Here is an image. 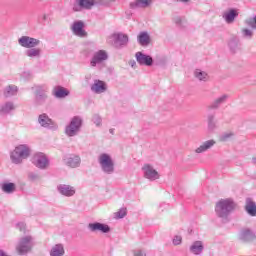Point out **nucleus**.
<instances>
[{
    "instance_id": "obj_1",
    "label": "nucleus",
    "mask_w": 256,
    "mask_h": 256,
    "mask_svg": "<svg viewBox=\"0 0 256 256\" xmlns=\"http://www.w3.org/2000/svg\"><path fill=\"white\" fill-rule=\"evenodd\" d=\"M235 207H237V205L235 204V201H233V199H220L215 205L216 216L219 219H222V221H227L231 213L235 211Z\"/></svg>"
},
{
    "instance_id": "obj_2",
    "label": "nucleus",
    "mask_w": 256,
    "mask_h": 256,
    "mask_svg": "<svg viewBox=\"0 0 256 256\" xmlns=\"http://www.w3.org/2000/svg\"><path fill=\"white\" fill-rule=\"evenodd\" d=\"M98 164L104 175H113L115 173V161L111 157V154L101 153L98 156Z\"/></svg>"
},
{
    "instance_id": "obj_3",
    "label": "nucleus",
    "mask_w": 256,
    "mask_h": 256,
    "mask_svg": "<svg viewBox=\"0 0 256 256\" xmlns=\"http://www.w3.org/2000/svg\"><path fill=\"white\" fill-rule=\"evenodd\" d=\"M31 155V148L27 145L22 144L17 146L14 151L11 152L10 159L12 163L19 165V163L23 162V159H27Z\"/></svg>"
},
{
    "instance_id": "obj_4",
    "label": "nucleus",
    "mask_w": 256,
    "mask_h": 256,
    "mask_svg": "<svg viewBox=\"0 0 256 256\" xmlns=\"http://www.w3.org/2000/svg\"><path fill=\"white\" fill-rule=\"evenodd\" d=\"M81 127H83V118H81V116H74L65 127V135H67V137H75L79 135Z\"/></svg>"
},
{
    "instance_id": "obj_5",
    "label": "nucleus",
    "mask_w": 256,
    "mask_h": 256,
    "mask_svg": "<svg viewBox=\"0 0 256 256\" xmlns=\"http://www.w3.org/2000/svg\"><path fill=\"white\" fill-rule=\"evenodd\" d=\"M107 43L113 45L116 49H121L129 43V36L123 33H114L107 38Z\"/></svg>"
},
{
    "instance_id": "obj_6",
    "label": "nucleus",
    "mask_w": 256,
    "mask_h": 256,
    "mask_svg": "<svg viewBox=\"0 0 256 256\" xmlns=\"http://www.w3.org/2000/svg\"><path fill=\"white\" fill-rule=\"evenodd\" d=\"M33 249V237L24 236L20 238L16 244V252L18 255H27Z\"/></svg>"
},
{
    "instance_id": "obj_7",
    "label": "nucleus",
    "mask_w": 256,
    "mask_h": 256,
    "mask_svg": "<svg viewBox=\"0 0 256 256\" xmlns=\"http://www.w3.org/2000/svg\"><path fill=\"white\" fill-rule=\"evenodd\" d=\"M18 45L24 49H32L33 47H39V45H41V40L31 36H21L18 39Z\"/></svg>"
},
{
    "instance_id": "obj_8",
    "label": "nucleus",
    "mask_w": 256,
    "mask_h": 256,
    "mask_svg": "<svg viewBox=\"0 0 256 256\" xmlns=\"http://www.w3.org/2000/svg\"><path fill=\"white\" fill-rule=\"evenodd\" d=\"M107 59H109V54H107V51L98 50L93 54L90 61V66L97 67V65H102L104 61H107Z\"/></svg>"
},
{
    "instance_id": "obj_9",
    "label": "nucleus",
    "mask_w": 256,
    "mask_h": 256,
    "mask_svg": "<svg viewBox=\"0 0 256 256\" xmlns=\"http://www.w3.org/2000/svg\"><path fill=\"white\" fill-rule=\"evenodd\" d=\"M142 171L145 179H148L149 181H157V179L161 177L159 172H157V170H155V168L150 164H144Z\"/></svg>"
},
{
    "instance_id": "obj_10",
    "label": "nucleus",
    "mask_w": 256,
    "mask_h": 256,
    "mask_svg": "<svg viewBox=\"0 0 256 256\" xmlns=\"http://www.w3.org/2000/svg\"><path fill=\"white\" fill-rule=\"evenodd\" d=\"M32 163L38 169H47V166L49 165V160L47 159V156H45V154L36 153L32 157Z\"/></svg>"
},
{
    "instance_id": "obj_11",
    "label": "nucleus",
    "mask_w": 256,
    "mask_h": 256,
    "mask_svg": "<svg viewBox=\"0 0 256 256\" xmlns=\"http://www.w3.org/2000/svg\"><path fill=\"white\" fill-rule=\"evenodd\" d=\"M88 230L91 233H109V231H111V227L101 222H94L88 224Z\"/></svg>"
},
{
    "instance_id": "obj_12",
    "label": "nucleus",
    "mask_w": 256,
    "mask_h": 256,
    "mask_svg": "<svg viewBox=\"0 0 256 256\" xmlns=\"http://www.w3.org/2000/svg\"><path fill=\"white\" fill-rule=\"evenodd\" d=\"M239 17V11L235 8H230L222 13V19H224L227 25H233L235 19Z\"/></svg>"
},
{
    "instance_id": "obj_13",
    "label": "nucleus",
    "mask_w": 256,
    "mask_h": 256,
    "mask_svg": "<svg viewBox=\"0 0 256 256\" xmlns=\"http://www.w3.org/2000/svg\"><path fill=\"white\" fill-rule=\"evenodd\" d=\"M57 191L60 195H63L64 197H73L77 190L74 186H71L69 184H59L57 186Z\"/></svg>"
},
{
    "instance_id": "obj_14",
    "label": "nucleus",
    "mask_w": 256,
    "mask_h": 256,
    "mask_svg": "<svg viewBox=\"0 0 256 256\" xmlns=\"http://www.w3.org/2000/svg\"><path fill=\"white\" fill-rule=\"evenodd\" d=\"M95 5V0H76L73 6V11L79 12L83 9H91Z\"/></svg>"
},
{
    "instance_id": "obj_15",
    "label": "nucleus",
    "mask_w": 256,
    "mask_h": 256,
    "mask_svg": "<svg viewBox=\"0 0 256 256\" xmlns=\"http://www.w3.org/2000/svg\"><path fill=\"white\" fill-rule=\"evenodd\" d=\"M135 58L139 65H144L145 67H151L153 65V57L143 52H136Z\"/></svg>"
},
{
    "instance_id": "obj_16",
    "label": "nucleus",
    "mask_w": 256,
    "mask_h": 256,
    "mask_svg": "<svg viewBox=\"0 0 256 256\" xmlns=\"http://www.w3.org/2000/svg\"><path fill=\"white\" fill-rule=\"evenodd\" d=\"M90 89L92 93L101 95V93H105L107 91V83H105L103 80L95 79Z\"/></svg>"
},
{
    "instance_id": "obj_17",
    "label": "nucleus",
    "mask_w": 256,
    "mask_h": 256,
    "mask_svg": "<svg viewBox=\"0 0 256 256\" xmlns=\"http://www.w3.org/2000/svg\"><path fill=\"white\" fill-rule=\"evenodd\" d=\"M64 163L72 169H77L81 165V157L78 155H69L64 158Z\"/></svg>"
},
{
    "instance_id": "obj_18",
    "label": "nucleus",
    "mask_w": 256,
    "mask_h": 256,
    "mask_svg": "<svg viewBox=\"0 0 256 256\" xmlns=\"http://www.w3.org/2000/svg\"><path fill=\"white\" fill-rule=\"evenodd\" d=\"M69 90L63 86H55L52 90V95L56 99H65V97H69Z\"/></svg>"
},
{
    "instance_id": "obj_19",
    "label": "nucleus",
    "mask_w": 256,
    "mask_h": 256,
    "mask_svg": "<svg viewBox=\"0 0 256 256\" xmlns=\"http://www.w3.org/2000/svg\"><path fill=\"white\" fill-rule=\"evenodd\" d=\"M16 109L17 105H15V102L9 100L0 106V113H3L4 115H11V113H13V111Z\"/></svg>"
},
{
    "instance_id": "obj_20",
    "label": "nucleus",
    "mask_w": 256,
    "mask_h": 256,
    "mask_svg": "<svg viewBox=\"0 0 256 256\" xmlns=\"http://www.w3.org/2000/svg\"><path fill=\"white\" fill-rule=\"evenodd\" d=\"M83 27H85V23H83V21L74 22L72 25V31L74 35H77V37H85L87 32H85Z\"/></svg>"
},
{
    "instance_id": "obj_21",
    "label": "nucleus",
    "mask_w": 256,
    "mask_h": 256,
    "mask_svg": "<svg viewBox=\"0 0 256 256\" xmlns=\"http://www.w3.org/2000/svg\"><path fill=\"white\" fill-rule=\"evenodd\" d=\"M255 238V233L250 229L242 230L239 234L240 241H243L244 243H251V241H255Z\"/></svg>"
},
{
    "instance_id": "obj_22",
    "label": "nucleus",
    "mask_w": 256,
    "mask_h": 256,
    "mask_svg": "<svg viewBox=\"0 0 256 256\" xmlns=\"http://www.w3.org/2000/svg\"><path fill=\"white\" fill-rule=\"evenodd\" d=\"M38 123L45 129H53V120L47 114H41L38 117Z\"/></svg>"
},
{
    "instance_id": "obj_23",
    "label": "nucleus",
    "mask_w": 256,
    "mask_h": 256,
    "mask_svg": "<svg viewBox=\"0 0 256 256\" xmlns=\"http://www.w3.org/2000/svg\"><path fill=\"white\" fill-rule=\"evenodd\" d=\"M18 92L19 88L13 84H10L3 89V95L5 99H11V97H15Z\"/></svg>"
},
{
    "instance_id": "obj_24",
    "label": "nucleus",
    "mask_w": 256,
    "mask_h": 256,
    "mask_svg": "<svg viewBox=\"0 0 256 256\" xmlns=\"http://www.w3.org/2000/svg\"><path fill=\"white\" fill-rule=\"evenodd\" d=\"M203 249H205V246L203 245V241H194L191 245H190V253H192V255H201V253H203Z\"/></svg>"
},
{
    "instance_id": "obj_25",
    "label": "nucleus",
    "mask_w": 256,
    "mask_h": 256,
    "mask_svg": "<svg viewBox=\"0 0 256 256\" xmlns=\"http://www.w3.org/2000/svg\"><path fill=\"white\" fill-rule=\"evenodd\" d=\"M50 256H65V245L62 243L55 244L49 251Z\"/></svg>"
},
{
    "instance_id": "obj_26",
    "label": "nucleus",
    "mask_w": 256,
    "mask_h": 256,
    "mask_svg": "<svg viewBox=\"0 0 256 256\" xmlns=\"http://www.w3.org/2000/svg\"><path fill=\"white\" fill-rule=\"evenodd\" d=\"M245 211L250 217H256V203L251 198H246Z\"/></svg>"
},
{
    "instance_id": "obj_27",
    "label": "nucleus",
    "mask_w": 256,
    "mask_h": 256,
    "mask_svg": "<svg viewBox=\"0 0 256 256\" xmlns=\"http://www.w3.org/2000/svg\"><path fill=\"white\" fill-rule=\"evenodd\" d=\"M137 41L142 47H148L151 43V36H149L148 32H140L137 36Z\"/></svg>"
},
{
    "instance_id": "obj_28",
    "label": "nucleus",
    "mask_w": 256,
    "mask_h": 256,
    "mask_svg": "<svg viewBox=\"0 0 256 256\" xmlns=\"http://www.w3.org/2000/svg\"><path fill=\"white\" fill-rule=\"evenodd\" d=\"M215 145V140H208L203 142L198 148L195 149V153H205V151H209L211 147Z\"/></svg>"
},
{
    "instance_id": "obj_29",
    "label": "nucleus",
    "mask_w": 256,
    "mask_h": 256,
    "mask_svg": "<svg viewBox=\"0 0 256 256\" xmlns=\"http://www.w3.org/2000/svg\"><path fill=\"white\" fill-rule=\"evenodd\" d=\"M25 55L30 59H39V57H41V48H37V47L28 48L25 51Z\"/></svg>"
},
{
    "instance_id": "obj_30",
    "label": "nucleus",
    "mask_w": 256,
    "mask_h": 256,
    "mask_svg": "<svg viewBox=\"0 0 256 256\" xmlns=\"http://www.w3.org/2000/svg\"><path fill=\"white\" fill-rule=\"evenodd\" d=\"M227 99H229V95L227 94L220 96L210 104L209 109H218L219 105H222V103H225Z\"/></svg>"
},
{
    "instance_id": "obj_31",
    "label": "nucleus",
    "mask_w": 256,
    "mask_h": 256,
    "mask_svg": "<svg viewBox=\"0 0 256 256\" xmlns=\"http://www.w3.org/2000/svg\"><path fill=\"white\" fill-rule=\"evenodd\" d=\"M194 77H195V79H198V81H208L209 80V74H207V72H205L201 69H196L194 71Z\"/></svg>"
},
{
    "instance_id": "obj_32",
    "label": "nucleus",
    "mask_w": 256,
    "mask_h": 256,
    "mask_svg": "<svg viewBox=\"0 0 256 256\" xmlns=\"http://www.w3.org/2000/svg\"><path fill=\"white\" fill-rule=\"evenodd\" d=\"M151 0H136L135 2L130 3L131 9H137L139 7H149Z\"/></svg>"
},
{
    "instance_id": "obj_33",
    "label": "nucleus",
    "mask_w": 256,
    "mask_h": 256,
    "mask_svg": "<svg viewBox=\"0 0 256 256\" xmlns=\"http://www.w3.org/2000/svg\"><path fill=\"white\" fill-rule=\"evenodd\" d=\"M207 123L209 131H215V129H217V121L215 119V114H209L207 116Z\"/></svg>"
},
{
    "instance_id": "obj_34",
    "label": "nucleus",
    "mask_w": 256,
    "mask_h": 256,
    "mask_svg": "<svg viewBox=\"0 0 256 256\" xmlns=\"http://www.w3.org/2000/svg\"><path fill=\"white\" fill-rule=\"evenodd\" d=\"M229 49L235 53L239 49V38L233 37L228 42Z\"/></svg>"
},
{
    "instance_id": "obj_35",
    "label": "nucleus",
    "mask_w": 256,
    "mask_h": 256,
    "mask_svg": "<svg viewBox=\"0 0 256 256\" xmlns=\"http://www.w3.org/2000/svg\"><path fill=\"white\" fill-rule=\"evenodd\" d=\"M244 23H245V25H247V27H250V29H252V31H255V29H256V15L247 18L244 21Z\"/></svg>"
},
{
    "instance_id": "obj_36",
    "label": "nucleus",
    "mask_w": 256,
    "mask_h": 256,
    "mask_svg": "<svg viewBox=\"0 0 256 256\" xmlns=\"http://www.w3.org/2000/svg\"><path fill=\"white\" fill-rule=\"evenodd\" d=\"M2 191L4 193H13L15 191V183H4L2 184Z\"/></svg>"
},
{
    "instance_id": "obj_37",
    "label": "nucleus",
    "mask_w": 256,
    "mask_h": 256,
    "mask_svg": "<svg viewBox=\"0 0 256 256\" xmlns=\"http://www.w3.org/2000/svg\"><path fill=\"white\" fill-rule=\"evenodd\" d=\"M242 33V37L244 39H252L253 38V30L248 29V28H244L241 30Z\"/></svg>"
},
{
    "instance_id": "obj_38",
    "label": "nucleus",
    "mask_w": 256,
    "mask_h": 256,
    "mask_svg": "<svg viewBox=\"0 0 256 256\" xmlns=\"http://www.w3.org/2000/svg\"><path fill=\"white\" fill-rule=\"evenodd\" d=\"M45 101H47V94L36 95V103H38V105H42V103H45Z\"/></svg>"
},
{
    "instance_id": "obj_39",
    "label": "nucleus",
    "mask_w": 256,
    "mask_h": 256,
    "mask_svg": "<svg viewBox=\"0 0 256 256\" xmlns=\"http://www.w3.org/2000/svg\"><path fill=\"white\" fill-rule=\"evenodd\" d=\"M92 121L94 125H96V127H101V123L103 120L101 119V116H99V114H94L92 117Z\"/></svg>"
},
{
    "instance_id": "obj_40",
    "label": "nucleus",
    "mask_w": 256,
    "mask_h": 256,
    "mask_svg": "<svg viewBox=\"0 0 256 256\" xmlns=\"http://www.w3.org/2000/svg\"><path fill=\"white\" fill-rule=\"evenodd\" d=\"M172 243L175 246L181 245V243H183V237L181 235H175L172 239Z\"/></svg>"
},
{
    "instance_id": "obj_41",
    "label": "nucleus",
    "mask_w": 256,
    "mask_h": 256,
    "mask_svg": "<svg viewBox=\"0 0 256 256\" xmlns=\"http://www.w3.org/2000/svg\"><path fill=\"white\" fill-rule=\"evenodd\" d=\"M126 216H127V209L126 208H121L118 212H116V217L118 219H123Z\"/></svg>"
},
{
    "instance_id": "obj_42",
    "label": "nucleus",
    "mask_w": 256,
    "mask_h": 256,
    "mask_svg": "<svg viewBox=\"0 0 256 256\" xmlns=\"http://www.w3.org/2000/svg\"><path fill=\"white\" fill-rule=\"evenodd\" d=\"M233 137V133H224L220 137V141H229Z\"/></svg>"
},
{
    "instance_id": "obj_43",
    "label": "nucleus",
    "mask_w": 256,
    "mask_h": 256,
    "mask_svg": "<svg viewBox=\"0 0 256 256\" xmlns=\"http://www.w3.org/2000/svg\"><path fill=\"white\" fill-rule=\"evenodd\" d=\"M28 179H30V181H38L39 179V174L35 173V172H30L28 174Z\"/></svg>"
},
{
    "instance_id": "obj_44",
    "label": "nucleus",
    "mask_w": 256,
    "mask_h": 256,
    "mask_svg": "<svg viewBox=\"0 0 256 256\" xmlns=\"http://www.w3.org/2000/svg\"><path fill=\"white\" fill-rule=\"evenodd\" d=\"M16 229H19L21 232H25L26 225L23 222H19L16 224Z\"/></svg>"
},
{
    "instance_id": "obj_45",
    "label": "nucleus",
    "mask_w": 256,
    "mask_h": 256,
    "mask_svg": "<svg viewBox=\"0 0 256 256\" xmlns=\"http://www.w3.org/2000/svg\"><path fill=\"white\" fill-rule=\"evenodd\" d=\"M147 254H145V252H143L142 250H137L134 252V256H145Z\"/></svg>"
},
{
    "instance_id": "obj_46",
    "label": "nucleus",
    "mask_w": 256,
    "mask_h": 256,
    "mask_svg": "<svg viewBox=\"0 0 256 256\" xmlns=\"http://www.w3.org/2000/svg\"><path fill=\"white\" fill-rule=\"evenodd\" d=\"M0 256H9V254L3 250H0Z\"/></svg>"
},
{
    "instance_id": "obj_47",
    "label": "nucleus",
    "mask_w": 256,
    "mask_h": 256,
    "mask_svg": "<svg viewBox=\"0 0 256 256\" xmlns=\"http://www.w3.org/2000/svg\"><path fill=\"white\" fill-rule=\"evenodd\" d=\"M48 17H49V16H48L47 14H43L42 19H43L44 21H47Z\"/></svg>"
},
{
    "instance_id": "obj_48",
    "label": "nucleus",
    "mask_w": 256,
    "mask_h": 256,
    "mask_svg": "<svg viewBox=\"0 0 256 256\" xmlns=\"http://www.w3.org/2000/svg\"><path fill=\"white\" fill-rule=\"evenodd\" d=\"M181 1V3H188L189 0H178Z\"/></svg>"
},
{
    "instance_id": "obj_49",
    "label": "nucleus",
    "mask_w": 256,
    "mask_h": 256,
    "mask_svg": "<svg viewBox=\"0 0 256 256\" xmlns=\"http://www.w3.org/2000/svg\"><path fill=\"white\" fill-rule=\"evenodd\" d=\"M176 23H181V18H177Z\"/></svg>"
},
{
    "instance_id": "obj_50",
    "label": "nucleus",
    "mask_w": 256,
    "mask_h": 256,
    "mask_svg": "<svg viewBox=\"0 0 256 256\" xmlns=\"http://www.w3.org/2000/svg\"><path fill=\"white\" fill-rule=\"evenodd\" d=\"M110 133H113V129H110Z\"/></svg>"
},
{
    "instance_id": "obj_51",
    "label": "nucleus",
    "mask_w": 256,
    "mask_h": 256,
    "mask_svg": "<svg viewBox=\"0 0 256 256\" xmlns=\"http://www.w3.org/2000/svg\"><path fill=\"white\" fill-rule=\"evenodd\" d=\"M135 65V62L132 63V67Z\"/></svg>"
}]
</instances>
